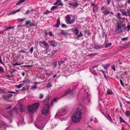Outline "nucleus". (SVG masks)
<instances>
[{"mask_svg":"<svg viewBox=\"0 0 130 130\" xmlns=\"http://www.w3.org/2000/svg\"><path fill=\"white\" fill-rule=\"evenodd\" d=\"M79 106L81 107V108H79L80 110L75 112L72 117V121L74 123L79 122L81 119L82 112L81 109L82 108L83 106L82 105H79Z\"/></svg>","mask_w":130,"mask_h":130,"instance_id":"1","label":"nucleus"},{"mask_svg":"<svg viewBox=\"0 0 130 130\" xmlns=\"http://www.w3.org/2000/svg\"><path fill=\"white\" fill-rule=\"evenodd\" d=\"M39 105V103H35L31 105H28L27 108V110L30 113L33 112L38 109Z\"/></svg>","mask_w":130,"mask_h":130,"instance_id":"2","label":"nucleus"},{"mask_svg":"<svg viewBox=\"0 0 130 130\" xmlns=\"http://www.w3.org/2000/svg\"><path fill=\"white\" fill-rule=\"evenodd\" d=\"M50 107L43 106V108L41 112L42 114L44 115H45L49 113Z\"/></svg>","mask_w":130,"mask_h":130,"instance_id":"3","label":"nucleus"},{"mask_svg":"<svg viewBox=\"0 0 130 130\" xmlns=\"http://www.w3.org/2000/svg\"><path fill=\"white\" fill-rule=\"evenodd\" d=\"M117 24L121 28H122L124 30L126 29V25L125 22L120 21L117 23Z\"/></svg>","mask_w":130,"mask_h":130,"instance_id":"4","label":"nucleus"},{"mask_svg":"<svg viewBox=\"0 0 130 130\" xmlns=\"http://www.w3.org/2000/svg\"><path fill=\"white\" fill-rule=\"evenodd\" d=\"M50 99V98L48 96H47L46 98V99L43 101L44 106L50 107V105L49 103Z\"/></svg>","mask_w":130,"mask_h":130,"instance_id":"5","label":"nucleus"},{"mask_svg":"<svg viewBox=\"0 0 130 130\" xmlns=\"http://www.w3.org/2000/svg\"><path fill=\"white\" fill-rule=\"evenodd\" d=\"M122 29L117 24L115 27V32L117 34H119L122 31Z\"/></svg>","mask_w":130,"mask_h":130,"instance_id":"6","label":"nucleus"},{"mask_svg":"<svg viewBox=\"0 0 130 130\" xmlns=\"http://www.w3.org/2000/svg\"><path fill=\"white\" fill-rule=\"evenodd\" d=\"M39 43L40 44H43L45 46V47L46 49H48L49 48V44L47 43H46L45 41H39Z\"/></svg>","mask_w":130,"mask_h":130,"instance_id":"7","label":"nucleus"},{"mask_svg":"<svg viewBox=\"0 0 130 130\" xmlns=\"http://www.w3.org/2000/svg\"><path fill=\"white\" fill-rule=\"evenodd\" d=\"M17 111V109L16 108H14L13 109L10 111H9V114H10L11 116H12L13 114L16 113Z\"/></svg>","mask_w":130,"mask_h":130,"instance_id":"8","label":"nucleus"},{"mask_svg":"<svg viewBox=\"0 0 130 130\" xmlns=\"http://www.w3.org/2000/svg\"><path fill=\"white\" fill-rule=\"evenodd\" d=\"M49 43L51 46L56 47L57 45V43L54 40H51L49 42Z\"/></svg>","mask_w":130,"mask_h":130,"instance_id":"9","label":"nucleus"},{"mask_svg":"<svg viewBox=\"0 0 130 130\" xmlns=\"http://www.w3.org/2000/svg\"><path fill=\"white\" fill-rule=\"evenodd\" d=\"M120 11H121L123 15H125L126 16H127L128 15H130L129 12L128 10H127V11H126L122 10H120Z\"/></svg>","mask_w":130,"mask_h":130,"instance_id":"10","label":"nucleus"},{"mask_svg":"<svg viewBox=\"0 0 130 130\" xmlns=\"http://www.w3.org/2000/svg\"><path fill=\"white\" fill-rule=\"evenodd\" d=\"M12 96L11 94H6L3 95V97L4 99L6 100H8V98L11 97Z\"/></svg>","mask_w":130,"mask_h":130,"instance_id":"11","label":"nucleus"},{"mask_svg":"<svg viewBox=\"0 0 130 130\" xmlns=\"http://www.w3.org/2000/svg\"><path fill=\"white\" fill-rule=\"evenodd\" d=\"M72 91L70 90H68V91H66L65 93L62 95V97H63V96H64L65 95H67L69 93H70V94L72 93Z\"/></svg>","mask_w":130,"mask_h":130,"instance_id":"12","label":"nucleus"},{"mask_svg":"<svg viewBox=\"0 0 130 130\" xmlns=\"http://www.w3.org/2000/svg\"><path fill=\"white\" fill-rule=\"evenodd\" d=\"M60 24V21L59 19H57V21L55 25V26L57 28L58 27Z\"/></svg>","mask_w":130,"mask_h":130,"instance_id":"13","label":"nucleus"},{"mask_svg":"<svg viewBox=\"0 0 130 130\" xmlns=\"http://www.w3.org/2000/svg\"><path fill=\"white\" fill-rule=\"evenodd\" d=\"M20 9H18L17 10H16L15 11H13L12 12H9L8 13V15H11V14H14L16 12L19 11H20Z\"/></svg>","mask_w":130,"mask_h":130,"instance_id":"14","label":"nucleus"},{"mask_svg":"<svg viewBox=\"0 0 130 130\" xmlns=\"http://www.w3.org/2000/svg\"><path fill=\"white\" fill-rule=\"evenodd\" d=\"M60 34H62L64 35H67L68 33L66 32H65L63 30H61L60 32Z\"/></svg>","mask_w":130,"mask_h":130,"instance_id":"15","label":"nucleus"},{"mask_svg":"<svg viewBox=\"0 0 130 130\" xmlns=\"http://www.w3.org/2000/svg\"><path fill=\"white\" fill-rule=\"evenodd\" d=\"M71 19V18L68 15L67 16V18L66 19V21L67 24H68L69 22L70 21V20Z\"/></svg>","mask_w":130,"mask_h":130,"instance_id":"16","label":"nucleus"},{"mask_svg":"<svg viewBox=\"0 0 130 130\" xmlns=\"http://www.w3.org/2000/svg\"><path fill=\"white\" fill-rule=\"evenodd\" d=\"M28 87L27 86H26L20 89V90L21 91H24L26 90H27L28 89Z\"/></svg>","mask_w":130,"mask_h":130,"instance_id":"17","label":"nucleus"},{"mask_svg":"<svg viewBox=\"0 0 130 130\" xmlns=\"http://www.w3.org/2000/svg\"><path fill=\"white\" fill-rule=\"evenodd\" d=\"M102 45H98L94 46L93 47V48L97 49L102 48Z\"/></svg>","mask_w":130,"mask_h":130,"instance_id":"18","label":"nucleus"},{"mask_svg":"<svg viewBox=\"0 0 130 130\" xmlns=\"http://www.w3.org/2000/svg\"><path fill=\"white\" fill-rule=\"evenodd\" d=\"M110 13L109 11L108 10H106V9L105 10L103 11L102 13H104L106 15Z\"/></svg>","mask_w":130,"mask_h":130,"instance_id":"19","label":"nucleus"},{"mask_svg":"<svg viewBox=\"0 0 130 130\" xmlns=\"http://www.w3.org/2000/svg\"><path fill=\"white\" fill-rule=\"evenodd\" d=\"M110 66V64H107L105 65H104L103 66V67L104 68V69H107Z\"/></svg>","mask_w":130,"mask_h":130,"instance_id":"20","label":"nucleus"},{"mask_svg":"<svg viewBox=\"0 0 130 130\" xmlns=\"http://www.w3.org/2000/svg\"><path fill=\"white\" fill-rule=\"evenodd\" d=\"M23 107V106L22 104H21L19 106V109L20 111L21 112L23 111L24 110Z\"/></svg>","mask_w":130,"mask_h":130,"instance_id":"21","label":"nucleus"},{"mask_svg":"<svg viewBox=\"0 0 130 130\" xmlns=\"http://www.w3.org/2000/svg\"><path fill=\"white\" fill-rule=\"evenodd\" d=\"M113 94V92L111 90L108 89L107 90V94Z\"/></svg>","mask_w":130,"mask_h":130,"instance_id":"22","label":"nucleus"},{"mask_svg":"<svg viewBox=\"0 0 130 130\" xmlns=\"http://www.w3.org/2000/svg\"><path fill=\"white\" fill-rule=\"evenodd\" d=\"M24 85V84L22 83L20 84L19 85H17L16 86L18 88H20L22 87Z\"/></svg>","mask_w":130,"mask_h":130,"instance_id":"23","label":"nucleus"},{"mask_svg":"<svg viewBox=\"0 0 130 130\" xmlns=\"http://www.w3.org/2000/svg\"><path fill=\"white\" fill-rule=\"evenodd\" d=\"M91 72L94 75H96L98 74V73L93 69H91Z\"/></svg>","mask_w":130,"mask_h":130,"instance_id":"24","label":"nucleus"},{"mask_svg":"<svg viewBox=\"0 0 130 130\" xmlns=\"http://www.w3.org/2000/svg\"><path fill=\"white\" fill-rule=\"evenodd\" d=\"M130 29V23H129V24L127 25V27H126V29L125 30L127 31H129Z\"/></svg>","mask_w":130,"mask_h":130,"instance_id":"25","label":"nucleus"},{"mask_svg":"<svg viewBox=\"0 0 130 130\" xmlns=\"http://www.w3.org/2000/svg\"><path fill=\"white\" fill-rule=\"evenodd\" d=\"M26 19V17L23 18L21 19H18V20L20 22H22L24 21Z\"/></svg>","mask_w":130,"mask_h":130,"instance_id":"26","label":"nucleus"},{"mask_svg":"<svg viewBox=\"0 0 130 130\" xmlns=\"http://www.w3.org/2000/svg\"><path fill=\"white\" fill-rule=\"evenodd\" d=\"M120 12H118L117 13V14L116 15V17L118 19H121V17H120Z\"/></svg>","mask_w":130,"mask_h":130,"instance_id":"27","label":"nucleus"},{"mask_svg":"<svg viewBox=\"0 0 130 130\" xmlns=\"http://www.w3.org/2000/svg\"><path fill=\"white\" fill-rule=\"evenodd\" d=\"M130 112L129 111H126L125 112V116H128L129 115Z\"/></svg>","mask_w":130,"mask_h":130,"instance_id":"28","label":"nucleus"},{"mask_svg":"<svg viewBox=\"0 0 130 130\" xmlns=\"http://www.w3.org/2000/svg\"><path fill=\"white\" fill-rule=\"evenodd\" d=\"M77 39H79V38H80V37L81 36H83V35L82 34V33L81 31L80 33V34L79 35H77Z\"/></svg>","mask_w":130,"mask_h":130,"instance_id":"29","label":"nucleus"},{"mask_svg":"<svg viewBox=\"0 0 130 130\" xmlns=\"http://www.w3.org/2000/svg\"><path fill=\"white\" fill-rule=\"evenodd\" d=\"M57 100V99H56V98H54V99L53 100H52L51 101V106H53V103L55 101H56Z\"/></svg>","mask_w":130,"mask_h":130,"instance_id":"30","label":"nucleus"},{"mask_svg":"<svg viewBox=\"0 0 130 130\" xmlns=\"http://www.w3.org/2000/svg\"><path fill=\"white\" fill-rule=\"evenodd\" d=\"M112 44L110 43H106L105 47V48H106L108 47L111 46Z\"/></svg>","mask_w":130,"mask_h":130,"instance_id":"31","label":"nucleus"},{"mask_svg":"<svg viewBox=\"0 0 130 130\" xmlns=\"http://www.w3.org/2000/svg\"><path fill=\"white\" fill-rule=\"evenodd\" d=\"M58 51L57 50H53L51 52V54L52 55H54L55 53H56Z\"/></svg>","mask_w":130,"mask_h":130,"instance_id":"32","label":"nucleus"},{"mask_svg":"<svg viewBox=\"0 0 130 130\" xmlns=\"http://www.w3.org/2000/svg\"><path fill=\"white\" fill-rule=\"evenodd\" d=\"M5 31H7L8 29H13V27H11V26L10 27H5Z\"/></svg>","mask_w":130,"mask_h":130,"instance_id":"33","label":"nucleus"},{"mask_svg":"<svg viewBox=\"0 0 130 130\" xmlns=\"http://www.w3.org/2000/svg\"><path fill=\"white\" fill-rule=\"evenodd\" d=\"M25 0H20L19 1L18 3H17V5H19L21 4L22 3L24 2H25Z\"/></svg>","mask_w":130,"mask_h":130,"instance_id":"34","label":"nucleus"},{"mask_svg":"<svg viewBox=\"0 0 130 130\" xmlns=\"http://www.w3.org/2000/svg\"><path fill=\"white\" fill-rule=\"evenodd\" d=\"M31 23V22L30 21L27 20L25 22V25L26 26L27 25L30 24Z\"/></svg>","mask_w":130,"mask_h":130,"instance_id":"35","label":"nucleus"},{"mask_svg":"<svg viewBox=\"0 0 130 130\" xmlns=\"http://www.w3.org/2000/svg\"><path fill=\"white\" fill-rule=\"evenodd\" d=\"M58 63L59 66H60L61 64H62V63H64V61L61 60L59 61H58Z\"/></svg>","mask_w":130,"mask_h":130,"instance_id":"36","label":"nucleus"},{"mask_svg":"<svg viewBox=\"0 0 130 130\" xmlns=\"http://www.w3.org/2000/svg\"><path fill=\"white\" fill-rule=\"evenodd\" d=\"M77 3H70L69 5H71L72 6H76L77 5Z\"/></svg>","mask_w":130,"mask_h":130,"instance_id":"37","label":"nucleus"},{"mask_svg":"<svg viewBox=\"0 0 130 130\" xmlns=\"http://www.w3.org/2000/svg\"><path fill=\"white\" fill-rule=\"evenodd\" d=\"M120 119L121 122H123L124 123H126V122L121 117H120Z\"/></svg>","mask_w":130,"mask_h":130,"instance_id":"38","label":"nucleus"},{"mask_svg":"<svg viewBox=\"0 0 130 130\" xmlns=\"http://www.w3.org/2000/svg\"><path fill=\"white\" fill-rule=\"evenodd\" d=\"M53 66L55 68L57 65V62H54L53 63Z\"/></svg>","mask_w":130,"mask_h":130,"instance_id":"39","label":"nucleus"},{"mask_svg":"<svg viewBox=\"0 0 130 130\" xmlns=\"http://www.w3.org/2000/svg\"><path fill=\"white\" fill-rule=\"evenodd\" d=\"M52 87V85H51V84L50 82L48 83V84L47 86H46V87L47 88H49L50 87Z\"/></svg>","mask_w":130,"mask_h":130,"instance_id":"40","label":"nucleus"},{"mask_svg":"<svg viewBox=\"0 0 130 130\" xmlns=\"http://www.w3.org/2000/svg\"><path fill=\"white\" fill-rule=\"evenodd\" d=\"M23 63V62H22L21 63H18L17 62H16L15 64H14L13 65L14 66H15L17 65H21V64Z\"/></svg>","mask_w":130,"mask_h":130,"instance_id":"41","label":"nucleus"},{"mask_svg":"<svg viewBox=\"0 0 130 130\" xmlns=\"http://www.w3.org/2000/svg\"><path fill=\"white\" fill-rule=\"evenodd\" d=\"M75 34L76 35H77L78 34L79 32L78 29L77 28H75Z\"/></svg>","mask_w":130,"mask_h":130,"instance_id":"42","label":"nucleus"},{"mask_svg":"<svg viewBox=\"0 0 130 130\" xmlns=\"http://www.w3.org/2000/svg\"><path fill=\"white\" fill-rule=\"evenodd\" d=\"M107 118L110 121H111L112 119L110 117L108 114L107 115Z\"/></svg>","mask_w":130,"mask_h":130,"instance_id":"43","label":"nucleus"},{"mask_svg":"<svg viewBox=\"0 0 130 130\" xmlns=\"http://www.w3.org/2000/svg\"><path fill=\"white\" fill-rule=\"evenodd\" d=\"M43 97L44 95L42 93H40V94L39 98L40 99H42L43 98Z\"/></svg>","mask_w":130,"mask_h":130,"instance_id":"44","label":"nucleus"},{"mask_svg":"<svg viewBox=\"0 0 130 130\" xmlns=\"http://www.w3.org/2000/svg\"><path fill=\"white\" fill-rule=\"evenodd\" d=\"M4 71V70L3 68L0 67V72L2 73H3Z\"/></svg>","mask_w":130,"mask_h":130,"instance_id":"45","label":"nucleus"},{"mask_svg":"<svg viewBox=\"0 0 130 130\" xmlns=\"http://www.w3.org/2000/svg\"><path fill=\"white\" fill-rule=\"evenodd\" d=\"M111 68L113 69L114 71L116 70L115 66L114 65H112L111 66Z\"/></svg>","mask_w":130,"mask_h":130,"instance_id":"46","label":"nucleus"},{"mask_svg":"<svg viewBox=\"0 0 130 130\" xmlns=\"http://www.w3.org/2000/svg\"><path fill=\"white\" fill-rule=\"evenodd\" d=\"M33 51V47H32L30 50H29V51L30 53L31 54H32V52Z\"/></svg>","mask_w":130,"mask_h":130,"instance_id":"47","label":"nucleus"},{"mask_svg":"<svg viewBox=\"0 0 130 130\" xmlns=\"http://www.w3.org/2000/svg\"><path fill=\"white\" fill-rule=\"evenodd\" d=\"M61 27L62 28H65L67 27V26L65 24H61Z\"/></svg>","mask_w":130,"mask_h":130,"instance_id":"48","label":"nucleus"},{"mask_svg":"<svg viewBox=\"0 0 130 130\" xmlns=\"http://www.w3.org/2000/svg\"><path fill=\"white\" fill-rule=\"evenodd\" d=\"M74 21L75 20L74 19H72L71 21H70L68 24H71L73 23Z\"/></svg>","mask_w":130,"mask_h":130,"instance_id":"49","label":"nucleus"},{"mask_svg":"<svg viewBox=\"0 0 130 130\" xmlns=\"http://www.w3.org/2000/svg\"><path fill=\"white\" fill-rule=\"evenodd\" d=\"M127 39H128L127 37H125V38H122L121 39V40L122 41H124L126 40H127Z\"/></svg>","mask_w":130,"mask_h":130,"instance_id":"50","label":"nucleus"},{"mask_svg":"<svg viewBox=\"0 0 130 130\" xmlns=\"http://www.w3.org/2000/svg\"><path fill=\"white\" fill-rule=\"evenodd\" d=\"M120 83H121V85H122V86H123V87H124V85L123 84V82L122 81V80L121 79H120Z\"/></svg>","mask_w":130,"mask_h":130,"instance_id":"51","label":"nucleus"},{"mask_svg":"<svg viewBox=\"0 0 130 130\" xmlns=\"http://www.w3.org/2000/svg\"><path fill=\"white\" fill-rule=\"evenodd\" d=\"M1 57L0 56V63L1 64H2L3 65H4V64L3 63V62L2 59H1Z\"/></svg>","mask_w":130,"mask_h":130,"instance_id":"52","label":"nucleus"},{"mask_svg":"<svg viewBox=\"0 0 130 130\" xmlns=\"http://www.w3.org/2000/svg\"><path fill=\"white\" fill-rule=\"evenodd\" d=\"M97 54V53H95L94 54H90V56H94L96 55Z\"/></svg>","mask_w":130,"mask_h":130,"instance_id":"53","label":"nucleus"},{"mask_svg":"<svg viewBox=\"0 0 130 130\" xmlns=\"http://www.w3.org/2000/svg\"><path fill=\"white\" fill-rule=\"evenodd\" d=\"M5 128L4 126H1L0 128V130H5Z\"/></svg>","mask_w":130,"mask_h":130,"instance_id":"54","label":"nucleus"},{"mask_svg":"<svg viewBox=\"0 0 130 130\" xmlns=\"http://www.w3.org/2000/svg\"><path fill=\"white\" fill-rule=\"evenodd\" d=\"M60 0H57L56 3L54 4V5H56L57 4L59 3V2L60 1Z\"/></svg>","mask_w":130,"mask_h":130,"instance_id":"55","label":"nucleus"},{"mask_svg":"<svg viewBox=\"0 0 130 130\" xmlns=\"http://www.w3.org/2000/svg\"><path fill=\"white\" fill-rule=\"evenodd\" d=\"M5 92L4 90L2 89H0V93H4Z\"/></svg>","mask_w":130,"mask_h":130,"instance_id":"56","label":"nucleus"},{"mask_svg":"<svg viewBox=\"0 0 130 130\" xmlns=\"http://www.w3.org/2000/svg\"><path fill=\"white\" fill-rule=\"evenodd\" d=\"M34 55L35 57H36V58H38V55H37V53H35V52H34Z\"/></svg>","mask_w":130,"mask_h":130,"instance_id":"57","label":"nucleus"},{"mask_svg":"<svg viewBox=\"0 0 130 130\" xmlns=\"http://www.w3.org/2000/svg\"><path fill=\"white\" fill-rule=\"evenodd\" d=\"M117 62L120 64H121L122 63V62H121L119 60H118L117 61Z\"/></svg>","mask_w":130,"mask_h":130,"instance_id":"58","label":"nucleus"},{"mask_svg":"<svg viewBox=\"0 0 130 130\" xmlns=\"http://www.w3.org/2000/svg\"><path fill=\"white\" fill-rule=\"evenodd\" d=\"M57 7L55 6H53L51 9V10H52L53 9H55L57 8Z\"/></svg>","mask_w":130,"mask_h":130,"instance_id":"59","label":"nucleus"},{"mask_svg":"<svg viewBox=\"0 0 130 130\" xmlns=\"http://www.w3.org/2000/svg\"><path fill=\"white\" fill-rule=\"evenodd\" d=\"M107 0V4L108 5H109L110 4V0Z\"/></svg>","mask_w":130,"mask_h":130,"instance_id":"60","label":"nucleus"},{"mask_svg":"<svg viewBox=\"0 0 130 130\" xmlns=\"http://www.w3.org/2000/svg\"><path fill=\"white\" fill-rule=\"evenodd\" d=\"M51 12V11H49L48 10H46L45 12H44L43 13L44 14H46L47 13H48V12Z\"/></svg>","mask_w":130,"mask_h":130,"instance_id":"61","label":"nucleus"},{"mask_svg":"<svg viewBox=\"0 0 130 130\" xmlns=\"http://www.w3.org/2000/svg\"><path fill=\"white\" fill-rule=\"evenodd\" d=\"M59 5L62 6V4L60 1L59 2Z\"/></svg>","mask_w":130,"mask_h":130,"instance_id":"62","label":"nucleus"},{"mask_svg":"<svg viewBox=\"0 0 130 130\" xmlns=\"http://www.w3.org/2000/svg\"><path fill=\"white\" fill-rule=\"evenodd\" d=\"M44 33L45 34V35L46 36H47V31H46L45 30H44Z\"/></svg>","mask_w":130,"mask_h":130,"instance_id":"63","label":"nucleus"},{"mask_svg":"<svg viewBox=\"0 0 130 130\" xmlns=\"http://www.w3.org/2000/svg\"><path fill=\"white\" fill-rule=\"evenodd\" d=\"M49 35L50 36H52V32L51 31H50L49 33Z\"/></svg>","mask_w":130,"mask_h":130,"instance_id":"64","label":"nucleus"}]
</instances>
